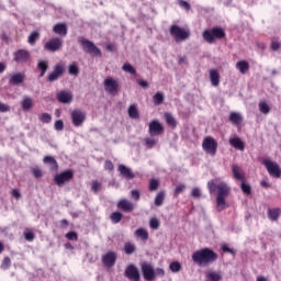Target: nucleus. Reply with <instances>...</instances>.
Listing matches in <instances>:
<instances>
[{"label": "nucleus", "instance_id": "f257e3e1", "mask_svg": "<svg viewBox=\"0 0 281 281\" xmlns=\"http://www.w3.org/2000/svg\"><path fill=\"white\" fill-rule=\"evenodd\" d=\"M207 190L210 194H214V192L217 191L216 194V207L217 212H223L225 210V206L227 205V202L225 199L229 196V193L232 192V189L229 186H227V182H220L216 184L214 180H211L207 182Z\"/></svg>", "mask_w": 281, "mask_h": 281}, {"label": "nucleus", "instance_id": "f03ea898", "mask_svg": "<svg viewBox=\"0 0 281 281\" xmlns=\"http://www.w3.org/2000/svg\"><path fill=\"white\" fill-rule=\"evenodd\" d=\"M192 262L198 267H209L218 260V254L212 248H201L196 250L191 256Z\"/></svg>", "mask_w": 281, "mask_h": 281}, {"label": "nucleus", "instance_id": "7ed1b4c3", "mask_svg": "<svg viewBox=\"0 0 281 281\" xmlns=\"http://www.w3.org/2000/svg\"><path fill=\"white\" fill-rule=\"evenodd\" d=\"M225 30L221 26H215L213 29H209L203 31L202 38H204L205 43H209L210 45H213V43H216L217 41H221L225 38Z\"/></svg>", "mask_w": 281, "mask_h": 281}, {"label": "nucleus", "instance_id": "20e7f679", "mask_svg": "<svg viewBox=\"0 0 281 281\" xmlns=\"http://www.w3.org/2000/svg\"><path fill=\"white\" fill-rule=\"evenodd\" d=\"M169 34L172 36L176 43H181L190 38V30H186L177 24L170 26Z\"/></svg>", "mask_w": 281, "mask_h": 281}, {"label": "nucleus", "instance_id": "39448f33", "mask_svg": "<svg viewBox=\"0 0 281 281\" xmlns=\"http://www.w3.org/2000/svg\"><path fill=\"white\" fill-rule=\"evenodd\" d=\"M79 45H81L83 52L86 54H90V56H98L99 58H102V50L93 44V42L85 38V37H79L78 40Z\"/></svg>", "mask_w": 281, "mask_h": 281}, {"label": "nucleus", "instance_id": "423d86ee", "mask_svg": "<svg viewBox=\"0 0 281 281\" xmlns=\"http://www.w3.org/2000/svg\"><path fill=\"white\" fill-rule=\"evenodd\" d=\"M262 165L265 166L270 177H273L274 179H280L281 168H280V165H278V162H274L271 159H263Z\"/></svg>", "mask_w": 281, "mask_h": 281}, {"label": "nucleus", "instance_id": "0eeeda50", "mask_svg": "<svg viewBox=\"0 0 281 281\" xmlns=\"http://www.w3.org/2000/svg\"><path fill=\"white\" fill-rule=\"evenodd\" d=\"M202 148L211 157L216 156V150H218V143L212 136H206L203 139Z\"/></svg>", "mask_w": 281, "mask_h": 281}, {"label": "nucleus", "instance_id": "6e6552de", "mask_svg": "<svg viewBox=\"0 0 281 281\" xmlns=\"http://www.w3.org/2000/svg\"><path fill=\"white\" fill-rule=\"evenodd\" d=\"M103 87L106 93H110V95H117V93H120V81L113 77L105 78L103 81Z\"/></svg>", "mask_w": 281, "mask_h": 281}, {"label": "nucleus", "instance_id": "1a4fd4ad", "mask_svg": "<svg viewBox=\"0 0 281 281\" xmlns=\"http://www.w3.org/2000/svg\"><path fill=\"white\" fill-rule=\"evenodd\" d=\"M65 64L63 63H57L54 67H53V71L49 72L46 76V81L47 82H56V80H58L60 77L65 76Z\"/></svg>", "mask_w": 281, "mask_h": 281}, {"label": "nucleus", "instance_id": "9d476101", "mask_svg": "<svg viewBox=\"0 0 281 281\" xmlns=\"http://www.w3.org/2000/svg\"><path fill=\"white\" fill-rule=\"evenodd\" d=\"M71 179H74V171L71 169L63 171L61 173H57L54 177V181H55L56 186H58L59 188H63V186H65V183H69V181H71Z\"/></svg>", "mask_w": 281, "mask_h": 281}, {"label": "nucleus", "instance_id": "9b49d317", "mask_svg": "<svg viewBox=\"0 0 281 281\" xmlns=\"http://www.w3.org/2000/svg\"><path fill=\"white\" fill-rule=\"evenodd\" d=\"M140 271L143 273L144 280H146V281L155 280V268H153L151 263H148L146 261L142 262Z\"/></svg>", "mask_w": 281, "mask_h": 281}, {"label": "nucleus", "instance_id": "f8f14e48", "mask_svg": "<svg viewBox=\"0 0 281 281\" xmlns=\"http://www.w3.org/2000/svg\"><path fill=\"white\" fill-rule=\"evenodd\" d=\"M44 49L47 52H60L63 49V38L60 37H54L49 40L45 45Z\"/></svg>", "mask_w": 281, "mask_h": 281}, {"label": "nucleus", "instance_id": "ddd939ff", "mask_svg": "<svg viewBox=\"0 0 281 281\" xmlns=\"http://www.w3.org/2000/svg\"><path fill=\"white\" fill-rule=\"evenodd\" d=\"M124 276L125 278H128V280H132V281H139L142 279V276L139 274V270L133 263L126 267Z\"/></svg>", "mask_w": 281, "mask_h": 281}, {"label": "nucleus", "instance_id": "4468645a", "mask_svg": "<svg viewBox=\"0 0 281 281\" xmlns=\"http://www.w3.org/2000/svg\"><path fill=\"white\" fill-rule=\"evenodd\" d=\"M70 117L72 120L74 126H82L85 124V120H87V114L81 110H74L70 113Z\"/></svg>", "mask_w": 281, "mask_h": 281}, {"label": "nucleus", "instance_id": "2eb2a0df", "mask_svg": "<svg viewBox=\"0 0 281 281\" xmlns=\"http://www.w3.org/2000/svg\"><path fill=\"white\" fill-rule=\"evenodd\" d=\"M13 60L14 63H18V65H25L32 58L29 50L25 49H19L13 54Z\"/></svg>", "mask_w": 281, "mask_h": 281}, {"label": "nucleus", "instance_id": "dca6fc26", "mask_svg": "<svg viewBox=\"0 0 281 281\" xmlns=\"http://www.w3.org/2000/svg\"><path fill=\"white\" fill-rule=\"evenodd\" d=\"M148 133H149L150 137H155L157 135H162L164 134V125H161V123H159V121L153 120L149 123Z\"/></svg>", "mask_w": 281, "mask_h": 281}, {"label": "nucleus", "instance_id": "f3484780", "mask_svg": "<svg viewBox=\"0 0 281 281\" xmlns=\"http://www.w3.org/2000/svg\"><path fill=\"white\" fill-rule=\"evenodd\" d=\"M102 262L104 267L111 269V267H115V262H117V254L115 251H108L102 256Z\"/></svg>", "mask_w": 281, "mask_h": 281}, {"label": "nucleus", "instance_id": "a211bd4d", "mask_svg": "<svg viewBox=\"0 0 281 281\" xmlns=\"http://www.w3.org/2000/svg\"><path fill=\"white\" fill-rule=\"evenodd\" d=\"M116 207L121 210L122 212L131 213L135 210V203L131 202L127 199H121L116 203Z\"/></svg>", "mask_w": 281, "mask_h": 281}, {"label": "nucleus", "instance_id": "6ab92c4d", "mask_svg": "<svg viewBox=\"0 0 281 281\" xmlns=\"http://www.w3.org/2000/svg\"><path fill=\"white\" fill-rule=\"evenodd\" d=\"M57 100L61 104H70L74 101V94L71 91L61 90L57 93Z\"/></svg>", "mask_w": 281, "mask_h": 281}, {"label": "nucleus", "instance_id": "aec40b11", "mask_svg": "<svg viewBox=\"0 0 281 281\" xmlns=\"http://www.w3.org/2000/svg\"><path fill=\"white\" fill-rule=\"evenodd\" d=\"M232 172H233V179H235L236 181H247L243 167L238 165H233Z\"/></svg>", "mask_w": 281, "mask_h": 281}, {"label": "nucleus", "instance_id": "412c9836", "mask_svg": "<svg viewBox=\"0 0 281 281\" xmlns=\"http://www.w3.org/2000/svg\"><path fill=\"white\" fill-rule=\"evenodd\" d=\"M119 172L121 177H123V179H135V173L133 172V170L125 165H119Z\"/></svg>", "mask_w": 281, "mask_h": 281}, {"label": "nucleus", "instance_id": "4be33fe9", "mask_svg": "<svg viewBox=\"0 0 281 281\" xmlns=\"http://www.w3.org/2000/svg\"><path fill=\"white\" fill-rule=\"evenodd\" d=\"M20 104L23 111H32L34 109V99L30 95H24Z\"/></svg>", "mask_w": 281, "mask_h": 281}, {"label": "nucleus", "instance_id": "5701e85b", "mask_svg": "<svg viewBox=\"0 0 281 281\" xmlns=\"http://www.w3.org/2000/svg\"><path fill=\"white\" fill-rule=\"evenodd\" d=\"M211 85L213 87H218L221 85V74H218V70L216 69H211L209 71Z\"/></svg>", "mask_w": 281, "mask_h": 281}, {"label": "nucleus", "instance_id": "b1692460", "mask_svg": "<svg viewBox=\"0 0 281 281\" xmlns=\"http://www.w3.org/2000/svg\"><path fill=\"white\" fill-rule=\"evenodd\" d=\"M10 85H22L25 82V75L23 72H16L10 77Z\"/></svg>", "mask_w": 281, "mask_h": 281}, {"label": "nucleus", "instance_id": "393cba45", "mask_svg": "<svg viewBox=\"0 0 281 281\" xmlns=\"http://www.w3.org/2000/svg\"><path fill=\"white\" fill-rule=\"evenodd\" d=\"M53 32L58 34V36H67V24L65 23H57L53 27Z\"/></svg>", "mask_w": 281, "mask_h": 281}, {"label": "nucleus", "instance_id": "a878e982", "mask_svg": "<svg viewBox=\"0 0 281 281\" xmlns=\"http://www.w3.org/2000/svg\"><path fill=\"white\" fill-rule=\"evenodd\" d=\"M164 120L167 124V126H170L171 128H177V119L172 115L170 112L164 113Z\"/></svg>", "mask_w": 281, "mask_h": 281}, {"label": "nucleus", "instance_id": "bb28decb", "mask_svg": "<svg viewBox=\"0 0 281 281\" xmlns=\"http://www.w3.org/2000/svg\"><path fill=\"white\" fill-rule=\"evenodd\" d=\"M229 144L233 146V148H236V150H245V143L240 137H233L229 138Z\"/></svg>", "mask_w": 281, "mask_h": 281}, {"label": "nucleus", "instance_id": "cd10ccee", "mask_svg": "<svg viewBox=\"0 0 281 281\" xmlns=\"http://www.w3.org/2000/svg\"><path fill=\"white\" fill-rule=\"evenodd\" d=\"M43 162L47 164L50 167V170H58V161H56V158H54V156H45Z\"/></svg>", "mask_w": 281, "mask_h": 281}, {"label": "nucleus", "instance_id": "c85d7f7f", "mask_svg": "<svg viewBox=\"0 0 281 281\" xmlns=\"http://www.w3.org/2000/svg\"><path fill=\"white\" fill-rule=\"evenodd\" d=\"M236 69L243 75L249 71V61L247 60H239L236 63Z\"/></svg>", "mask_w": 281, "mask_h": 281}, {"label": "nucleus", "instance_id": "c756f323", "mask_svg": "<svg viewBox=\"0 0 281 281\" xmlns=\"http://www.w3.org/2000/svg\"><path fill=\"white\" fill-rule=\"evenodd\" d=\"M228 120L232 124H235V126H238L243 122V115L238 112H231Z\"/></svg>", "mask_w": 281, "mask_h": 281}, {"label": "nucleus", "instance_id": "7c9ffc66", "mask_svg": "<svg viewBox=\"0 0 281 281\" xmlns=\"http://www.w3.org/2000/svg\"><path fill=\"white\" fill-rule=\"evenodd\" d=\"M37 68L41 71L40 78H43V76H45V74H47V70L49 69V63H47V60H40L37 63Z\"/></svg>", "mask_w": 281, "mask_h": 281}, {"label": "nucleus", "instance_id": "2f4dec72", "mask_svg": "<svg viewBox=\"0 0 281 281\" xmlns=\"http://www.w3.org/2000/svg\"><path fill=\"white\" fill-rule=\"evenodd\" d=\"M127 113L132 120H139V111L136 104L130 105Z\"/></svg>", "mask_w": 281, "mask_h": 281}, {"label": "nucleus", "instance_id": "473e14b6", "mask_svg": "<svg viewBox=\"0 0 281 281\" xmlns=\"http://www.w3.org/2000/svg\"><path fill=\"white\" fill-rule=\"evenodd\" d=\"M281 210L280 209H269L268 218L270 221H278L280 218Z\"/></svg>", "mask_w": 281, "mask_h": 281}, {"label": "nucleus", "instance_id": "72a5a7b5", "mask_svg": "<svg viewBox=\"0 0 281 281\" xmlns=\"http://www.w3.org/2000/svg\"><path fill=\"white\" fill-rule=\"evenodd\" d=\"M165 199H166V192H164V191L158 192L156 194V198H155V201H154L155 205L157 207H161V205H164Z\"/></svg>", "mask_w": 281, "mask_h": 281}, {"label": "nucleus", "instance_id": "f704fd0d", "mask_svg": "<svg viewBox=\"0 0 281 281\" xmlns=\"http://www.w3.org/2000/svg\"><path fill=\"white\" fill-rule=\"evenodd\" d=\"M38 38H41V33L38 31H33L29 35V40H27L29 45H36V41H38Z\"/></svg>", "mask_w": 281, "mask_h": 281}, {"label": "nucleus", "instance_id": "c9c22d12", "mask_svg": "<svg viewBox=\"0 0 281 281\" xmlns=\"http://www.w3.org/2000/svg\"><path fill=\"white\" fill-rule=\"evenodd\" d=\"M122 218H124V214L120 213V212H113L110 215V220L114 225H117V223H120L122 221Z\"/></svg>", "mask_w": 281, "mask_h": 281}, {"label": "nucleus", "instance_id": "e433bc0d", "mask_svg": "<svg viewBox=\"0 0 281 281\" xmlns=\"http://www.w3.org/2000/svg\"><path fill=\"white\" fill-rule=\"evenodd\" d=\"M68 74L70 76H78L80 74V68L78 67V64L76 61L68 66Z\"/></svg>", "mask_w": 281, "mask_h": 281}, {"label": "nucleus", "instance_id": "4c0bfd02", "mask_svg": "<svg viewBox=\"0 0 281 281\" xmlns=\"http://www.w3.org/2000/svg\"><path fill=\"white\" fill-rule=\"evenodd\" d=\"M135 236L143 240H148V231H146L144 228H138L135 231Z\"/></svg>", "mask_w": 281, "mask_h": 281}, {"label": "nucleus", "instance_id": "58836bf2", "mask_svg": "<svg viewBox=\"0 0 281 281\" xmlns=\"http://www.w3.org/2000/svg\"><path fill=\"white\" fill-rule=\"evenodd\" d=\"M153 102L156 106H159L160 104H164V93L162 92H156L153 97Z\"/></svg>", "mask_w": 281, "mask_h": 281}, {"label": "nucleus", "instance_id": "ea45409f", "mask_svg": "<svg viewBox=\"0 0 281 281\" xmlns=\"http://www.w3.org/2000/svg\"><path fill=\"white\" fill-rule=\"evenodd\" d=\"M247 180L240 181V188H241V192H244V194H251V186H249L247 182Z\"/></svg>", "mask_w": 281, "mask_h": 281}, {"label": "nucleus", "instance_id": "a19ab883", "mask_svg": "<svg viewBox=\"0 0 281 281\" xmlns=\"http://www.w3.org/2000/svg\"><path fill=\"white\" fill-rule=\"evenodd\" d=\"M136 247L134 244L126 243L124 245V251L127 254V256H131V254H135Z\"/></svg>", "mask_w": 281, "mask_h": 281}, {"label": "nucleus", "instance_id": "79ce46f5", "mask_svg": "<svg viewBox=\"0 0 281 281\" xmlns=\"http://www.w3.org/2000/svg\"><path fill=\"white\" fill-rule=\"evenodd\" d=\"M123 71H126L127 74H131L132 76H135L137 74V70L133 67L131 64H124L122 66Z\"/></svg>", "mask_w": 281, "mask_h": 281}, {"label": "nucleus", "instance_id": "37998d69", "mask_svg": "<svg viewBox=\"0 0 281 281\" xmlns=\"http://www.w3.org/2000/svg\"><path fill=\"white\" fill-rule=\"evenodd\" d=\"M169 269L172 273H179V271H181V263L179 261H173L169 265Z\"/></svg>", "mask_w": 281, "mask_h": 281}, {"label": "nucleus", "instance_id": "c03bdc74", "mask_svg": "<svg viewBox=\"0 0 281 281\" xmlns=\"http://www.w3.org/2000/svg\"><path fill=\"white\" fill-rule=\"evenodd\" d=\"M259 111L261 113H263V115L269 114V111H271V108L269 106V104H267V102H260L259 103Z\"/></svg>", "mask_w": 281, "mask_h": 281}, {"label": "nucleus", "instance_id": "a18cd8bd", "mask_svg": "<svg viewBox=\"0 0 281 281\" xmlns=\"http://www.w3.org/2000/svg\"><path fill=\"white\" fill-rule=\"evenodd\" d=\"M40 121L43 124H49L52 122V114H49V113H42L40 115Z\"/></svg>", "mask_w": 281, "mask_h": 281}, {"label": "nucleus", "instance_id": "49530a36", "mask_svg": "<svg viewBox=\"0 0 281 281\" xmlns=\"http://www.w3.org/2000/svg\"><path fill=\"white\" fill-rule=\"evenodd\" d=\"M91 190H92V192H94L95 194H98L99 190H102V184L100 183V181L93 180V181L91 182Z\"/></svg>", "mask_w": 281, "mask_h": 281}, {"label": "nucleus", "instance_id": "de8ad7c7", "mask_svg": "<svg viewBox=\"0 0 281 281\" xmlns=\"http://www.w3.org/2000/svg\"><path fill=\"white\" fill-rule=\"evenodd\" d=\"M158 189H159V180L151 179L149 181V192H155Z\"/></svg>", "mask_w": 281, "mask_h": 281}, {"label": "nucleus", "instance_id": "09e8293b", "mask_svg": "<svg viewBox=\"0 0 281 281\" xmlns=\"http://www.w3.org/2000/svg\"><path fill=\"white\" fill-rule=\"evenodd\" d=\"M12 265V260L10 257H4L1 263V269H10V266Z\"/></svg>", "mask_w": 281, "mask_h": 281}, {"label": "nucleus", "instance_id": "8fccbe9b", "mask_svg": "<svg viewBox=\"0 0 281 281\" xmlns=\"http://www.w3.org/2000/svg\"><path fill=\"white\" fill-rule=\"evenodd\" d=\"M149 227L151 229H159V220H157L156 217L150 218Z\"/></svg>", "mask_w": 281, "mask_h": 281}, {"label": "nucleus", "instance_id": "3c124183", "mask_svg": "<svg viewBox=\"0 0 281 281\" xmlns=\"http://www.w3.org/2000/svg\"><path fill=\"white\" fill-rule=\"evenodd\" d=\"M145 146H147V148H153L154 146H157V139L145 138Z\"/></svg>", "mask_w": 281, "mask_h": 281}, {"label": "nucleus", "instance_id": "603ef678", "mask_svg": "<svg viewBox=\"0 0 281 281\" xmlns=\"http://www.w3.org/2000/svg\"><path fill=\"white\" fill-rule=\"evenodd\" d=\"M131 198L133 199V201H139V199L142 198L139 190H137V189L132 190Z\"/></svg>", "mask_w": 281, "mask_h": 281}, {"label": "nucleus", "instance_id": "864d4df0", "mask_svg": "<svg viewBox=\"0 0 281 281\" xmlns=\"http://www.w3.org/2000/svg\"><path fill=\"white\" fill-rule=\"evenodd\" d=\"M104 170H109L110 172H113V170H115V166L113 165V161L105 160Z\"/></svg>", "mask_w": 281, "mask_h": 281}, {"label": "nucleus", "instance_id": "5fc2aeb1", "mask_svg": "<svg viewBox=\"0 0 281 281\" xmlns=\"http://www.w3.org/2000/svg\"><path fill=\"white\" fill-rule=\"evenodd\" d=\"M24 238H25V240H29L30 243H32V240H34V238H35L34 232L25 231L24 232Z\"/></svg>", "mask_w": 281, "mask_h": 281}, {"label": "nucleus", "instance_id": "6e6d98bb", "mask_svg": "<svg viewBox=\"0 0 281 281\" xmlns=\"http://www.w3.org/2000/svg\"><path fill=\"white\" fill-rule=\"evenodd\" d=\"M222 251H224V254H232V256H236V250H234V248H229L227 247V245H222Z\"/></svg>", "mask_w": 281, "mask_h": 281}, {"label": "nucleus", "instance_id": "4d7b16f0", "mask_svg": "<svg viewBox=\"0 0 281 281\" xmlns=\"http://www.w3.org/2000/svg\"><path fill=\"white\" fill-rule=\"evenodd\" d=\"M66 238L68 240H78V233H76V232H68L66 234Z\"/></svg>", "mask_w": 281, "mask_h": 281}, {"label": "nucleus", "instance_id": "13d9d810", "mask_svg": "<svg viewBox=\"0 0 281 281\" xmlns=\"http://www.w3.org/2000/svg\"><path fill=\"white\" fill-rule=\"evenodd\" d=\"M32 173L35 179H41V177H43V170H41L40 168H33Z\"/></svg>", "mask_w": 281, "mask_h": 281}, {"label": "nucleus", "instance_id": "bf43d9fd", "mask_svg": "<svg viewBox=\"0 0 281 281\" xmlns=\"http://www.w3.org/2000/svg\"><path fill=\"white\" fill-rule=\"evenodd\" d=\"M179 5H180V8H184V10H187V12H190V10L192 9V7H190L188 1H186V0H180Z\"/></svg>", "mask_w": 281, "mask_h": 281}, {"label": "nucleus", "instance_id": "052dcab7", "mask_svg": "<svg viewBox=\"0 0 281 281\" xmlns=\"http://www.w3.org/2000/svg\"><path fill=\"white\" fill-rule=\"evenodd\" d=\"M183 190H186V184H179L178 187H176L175 193H173L175 196H179V194H181Z\"/></svg>", "mask_w": 281, "mask_h": 281}, {"label": "nucleus", "instance_id": "680f3d73", "mask_svg": "<svg viewBox=\"0 0 281 281\" xmlns=\"http://www.w3.org/2000/svg\"><path fill=\"white\" fill-rule=\"evenodd\" d=\"M280 47H281L280 42H278L276 40L271 41V49H272V52H278V49H280Z\"/></svg>", "mask_w": 281, "mask_h": 281}, {"label": "nucleus", "instance_id": "e2e57ef3", "mask_svg": "<svg viewBox=\"0 0 281 281\" xmlns=\"http://www.w3.org/2000/svg\"><path fill=\"white\" fill-rule=\"evenodd\" d=\"M65 128V123H63V120H57L55 122V131H63Z\"/></svg>", "mask_w": 281, "mask_h": 281}, {"label": "nucleus", "instance_id": "0e129e2a", "mask_svg": "<svg viewBox=\"0 0 281 281\" xmlns=\"http://www.w3.org/2000/svg\"><path fill=\"white\" fill-rule=\"evenodd\" d=\"M191 195L194 199H200L201 198V190L199 188H193L191 191Z\"/></svg>", "mask_w": 281, "mask_h": 281}, {"label": "nucleus", "instance_id": "69168bd1", "mask_svg": "<svg viewBox=\"0 0 281 281\" xmlns=\"http://www.w3.org/2000/svg\"><path fill=\"white\" fill-rule=\"evenodd\" d=\"M10 111V105L0 102V113H8Z\"/></svg>", "mask_w": 281, "mask_h": 281}, {"label": "nucleus", "instance_id": "338daca9", "mask_svg": "<svg viewBox=\"0 0 281 281\" xmlns=\"http://www.w3.org/2000/svg\"><path fill=\"white\" fill-rule=\"evenodd\" d=\"M157 276H159L160 278H164V276H166V271L162 268H157L155 270V278H157Z\"/></svg>", "mask_w": 281, "mask_h": 281}, {"label": "nucleus", "instance_id": "774afa93", "mask_svg": "<svg viewBox=\"0 0 281 281\" xmlns=\"http://www.w3.org/2000/svg\"><path fill=\"white\" fill-rule=\"evenodd\" d=\"M137 85L139 87H143V89H148V81L144 80V79H137Z\"/></svg>", "mask_w": 281, "mask_h": 281}]
</instances>
